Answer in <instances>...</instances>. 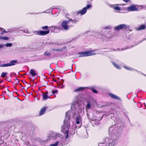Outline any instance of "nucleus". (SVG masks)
Wrapping results in <instances>:
<instances>
[{
  "label": "nucleus",
  "mask_w": 146,
  "mask_h": 146,
  "mask_svg": "<svg viewBox=\"0 0 146 146\" xmlns=\"http://www.w3.org/2000/svg\"><path fill=\"white\" fill-rule=\"evenodd\" d=\"M70 112L67 111L66 113V118L64 121V124L61 127V131L64 134L65 139H67L68 137L69 129L70 126V115L68 113Z\"/></svg>",
  "instance_id": "obj_1"
},
{
  "label": "nucleus",
  "mask_w": 146,
  "mask_h": 146,
  "mask_svg": "<svg viewBox=\"0 0 146 146\" xmlns=\"http://www.w3.org/2000/svg\"><path fill=\"white\" fill-rule=\"evenodd\" d=\"M78 103L77 102H75L74 104H72L71 107V110L68 111L70 112L68 113L69 115H70L72 114L73 117L75 119L76 123L78 124L81 121V117L79 115L78 116L76 114V113L78 111Z\"/></svg>",
  "instance_id": "obj_2"
},
{
  "label": "nucleus",
  "mask_w": 146,
  "mask_h": 146,
  "mask_svg": "<svg viewBox=\"0 0 146 146\" xmlns=\"http://www.w3.org/2000/svg\"><path fill=\"white\" fill-rule=\"evenodd\" d=\"M106 142L100 143L98 144L99 146H114L117 143V140L116 139L112 138H106L105 139Z\"/></svg>",
  "instance_id": "obj_3"
},
{
  "label": "nucleus",
  "mask_w": 146,
  "mask_h": 146,
  "mask_svg": "<svg viewBox=\"0 0 146 146\" xmlns=\"http://www.w3.org/2000/svg\"><path fill=\"white\" fill-rule=\"evenodd\" d=\"M10 135L8 129L5 128L0 130V138L1 140L2 139H7Z\"/></svg>",
  "instance_id": "obj_4"
},
{
  "label": "nucleus",
  "mask_w": 146,
  "mask_h": 146,
  "mask_svg": "<svg viewBox=\"0 0 146 146\" xmlns=\"http://www.w3.org/2000/svg\"><path fill=\"white\" fill-rule=\"evenodd\" d=\"M95 35L98 38H101L103 40H106L110 37L107 35L103 34L102 32H97L96 33Z\"/></svg>",
  "instance_id": "obj_5"
},
{
  "label": "nucleus",
  "mask_w": 146,
  "mask_h": 146,
  "mask_svg": "<svg viewBox=\"0 0 146 146\" xmlns=\"http://www.w3.org/2000/svg\"><path fill=\"white\" fill-rule=\"evenodd\" d=\"M69 21H64L62 22L61 24V26L62 28L66 31L68 30L70 28L69 25Z\"/></svg>",
  "instance_id": "obj_6"
},
{
  "label": "nucleus",
  "mask_w": 146,
  "mask_h": 146,
  "mask_svg": "<svg viewBox=\"0 0 146 146\" xmlns=\"http://www.w3.org/2000/svg\"><path fill=\"white\" fill-rule=\"evenodd\" d=\"M78 54H80L79 57L86 56H91L95 54L94 52H92L89 51H86L84 52H79Z\"/></svg>",
  "instance_id": "obj_7"
},
{
  "label": "nucleus",
  "mask_w": 146,
  "mask_h": 146,
  "mask_svg": "<svg viewBox=\"0 0 146 146\" xmlns=\"http://www.w3.org/2000/svg\"><path fill=\"white\" fill-rule=\"evenodd\" d=\"M33 33L36 35L40 36H44L49 34L50 33V31L48 30L45 31H35Z\"/></svg>",
  "instance_id": "obj_8"
},
{
  "label": "nucleus",
  "mask_w": 146,
  "mask_h": 146,
  "mask_svg": "<svg viewBox=\"0 0 146 146\" xmlns=\"http://www.w3.org/2000/svg\"><path fill=\"white\" fill-rule=\"evenodd\" d=\"M127 26L125 24H122L119 25L114 28L115 30L119 31L120 29H126L128 28Z\"/></svg>",
  "instance_id": "obj_9"
},
{
  "label": "nucleus",
  "mask_w": 146,
  "mask_h": 146,
  "mask_svg": "<svg viewBox=\"0 0 146 146\" xmlns=\"http://www.w3.org/2000/svg\"><path fill=\"white\" fill-rule=\"evenodd\" d=\"M54 9H57L58 10V13L57 15L59 13V12H60V10L59 9L56 8V7L55 6H53V7H51L50 9L46 10L44 11L42 13H48L50 12H51V14H54L52 13V10Z\"/></svg>",
  "instance_id": "obj_10"
},
{
  "label": "nucleus",
  "mask_w": 146,
  "mask_h": 146,
  "mask_svg": "<svg viewBox=\"0 0 146 146\" xmlns=\"http://www.w3.org/2000/svg\"><path fill=\"white\" fill-rule=\"evenodd\" d=\"M127 11H136L138 10L135 5H133L127 8Z\"/></svg>",
  "instance_id": "obj_11"
},
{
  "label": "nucleus",
  "mask_w": 146,
  "mask_h": 146,
  "mask_svg": "<svg viewBox=\"0 0 146 146\" xmlns=\"http://www.w3.org/2000/svg\"><path fill=\"white\" fill-rule=\"evenodd\" d=\"M67 19H69L68 21H69V24H69V26L70 28L71 27L73 26L76 23L77 20L76 19H74L73 20H72L71 19H70L69 17H66Z\"/></svg>",
  "instance_id": "obj_12"
},
{
  "label": "nucleus",
  "mask_w": 146,
  "mask_h": 146,
  "mask_svg": "<svg viewBox=\"0 0 146 146\" xmlns=\"http://www.w3.org/2000/svg\"><path fill=\"white\" fill-rule=\"evenodd\" d=\"M109 95L113 99H115L119 100H121V98L113 94L109 93Z\"/></svg>",
  "instance_id": "obj_13"
},
{
  "label": "nucleus",
  "mask_w": 146,
  "mask_h": 146,
  "mask_svg": "<svg viewBox=\"0 0 146 146\" xmlns=\"http://www.w3.org/2000/svg\"><path fill=\"white\" fill-rule=\"evenodd\" d=\"M115 129L114 128V126H112L109 129V132L110 135H112L114 133V131Z\"/></svg>",
  "instance_id": "obj_14"
},
{
  "label": "nucleus",
  "mask_w": 146,
  "mask_h": 146,
  "mask_svg": "<svg viewBox=\"0 0 146 146\" xmlns=\"http://www.w3.org/2000/svg\"><path fill=\"white\" fill-rule=\"evenodd\" d=\"M46 109L47 108L46 107H44L42 108L40 111L39 116H40L43 115L45 112Z\"/></svg>",
  "instance_id": "obj_15"
},
{
  "label": "nucleus",
  "mask_w": 146,
  "mask_h": 146,
  "mask_svg": "<svg viewBox=\"0 0 146 146\" xmlns=\"http://www.w3.org/2000/svg\"><path fill=\"white\" fill-rule=\"evenodd\" d=\"M61 136V135L60 134L55 132H53L52 137L54 139H56L58 137H60Z\"/></svg>",
  "instance_id": "obj_16"
},
{
  "label": "nucleus",
  "mask_w": 146,
  "mask_h": 146,
  "mask_svg": "<svg viewBox=\"0 0 146 146\" xmlns=\"http://www.w3.org/2000/svg\"><path fill=\"white\" fill-rule=\"evenodd\" d=\"M87 11L86 8L84 7L82 10L79 11L78 13H80L81 15H83L86 13Z\"/></svg>",
  "instance_id": "obj_17"
},
{
  "label": "nucleus",
  "mask_w": 146,
  "mask_h": 146,
  "mask_svg": "<svg viewBox=\"0 0 146 146\" xmlns=\"http://www.w3.org/2000/svg\"><path fill=\"white\" fill-rule=\"evenodd\" d=\"M66 47L65 46H64L61 49H54V48H53L51 50H50V51H56L57 52H62L63 50L64 49H66Z\"/></svg>",
  "instance_id": "obj_18"
},
{
  "label": "nucleus",
  "mask_w": 146,
  "mask_h": 146,
  "mask_svg": "<svg viewBox=\"0 0 146 146\" xmlns=\"http://www.w3.org/2000/svg\"><path fill=\"white\" fill-rule=\"evenodd\" d=\"M17 62V61L16 60H13L10 61V63L9 64V66H11L14 65Z\"/></svg>",
  "instance_id": "obj_19"
},
{
  "label": "nucleus",
  "mask_w": 146,
  "mask_h": 146,
  "mask_svg": "<svg viewBox=\"0 0 146 146\" xmlns=\"http://www.w3.org/2000/svg\"><path fill=\"white\" fill-rule=\"evenodd\" d=\"M48 92L46 93H43L42 94L43 97V99L44 100L47 99L48 98V95H47Z\"/></svg>",
  "instance_id": "obj_20"
},
{
  "label": "nucleus",
  "mask_w": 146,
  "mask_h": 146,
  "mask_svg": "<svg viewBox=\"0 0 146 146\" xmlns=\"http://www.w3.org/2000/svg\"><path fill=\"white\" fill-rule=\"evenodd\" d=\"M111 62L114 66L117 68L119 69L121 68V67L118 64L113 62Z\"/></svg>",
  "instance_id": "obj_21"
},
{
  "label": "nucleus",
  "mask_w": 146,
  "mask_h": 146,
  "mask_svg": "<svg viewBox=\"0 0 146 146\" xmlns=\"http://www.w3.org/2000/svg\"><path fill=\"white\" fill-rule=\"evenodd\" d=\"M51 52H49L48 50L46 51L44 53V55L45 56H49L51 55Z\"/></svg>",
  "instance_id": "obj_22"
},
{
  "label": "nucleus",
  "mask_w": 146,
  "mask_h": 146,
  "mask_svg": "<svg viewBox=\"0 0 146 146\" xmlns=\"http://www.w3.org/2000/svg\"><path fill=\"white\" fill-rule=\"evenodd\" d=\"M30 73L33 76H34L36 75V74L35 70L33 69L30 70Z\"/></svg>",
  "instance_id": "obj_23"
},
{
  "label": "nucleus",
  "mask_w": 146,
  "mask_h": 146,
  "mask_svg": "<svg viewBox=\"0 0 146 146\" xmlns=\"http://www.w3.org/2000/svg\"><path fill=\"white\" fill-rule=\"evenodd\" d=\"M145 26L144 25H142L140 26L137 29V30L138 31L141 30H143L145 29Z\"/></svg>",
  "instance_id": "obj_24"
},
{
  "label": "nucleus",
  "mask_w": 146,
  "mask_h": 146,
  "mask_svg": "<svg viewBox=\"0 0 146 146\" xmlns=\"http://www.w3.org/2000/svg\"><path fill=\"white\" fill-rule=\"evenodd\" d=\"M85 88L83 87H80L74 90L75 92H77V91H81L84 90Z\"/></svg>",
  "instance_id": "obj_25"
},
{
  "label": "nucleus",
  "mask_w": 146,
  "mask_h": 146,
  "mask_svg": "<svg viewBox=\"0 0 146 146\" xmlns=\"http://www.w3.org/2000/svg\"><path fill=\"white\" fill-rule=\"evenodd\" d=\"M0 39H3L7 40L9 39V38L6 36H0Z\"/></svg>",
  "instance_id": "obj_26"
},
{
  "label": "nucleus",
  "mask_w": 146,
  "mask_h": 146,
  "mask_svg": "<svg viewBox=\"0 0 146 146\" xmlns=\"http://www.w3.org/2000/svg\"><path fill=\"white\" fill-rule=\"evenodd\" d=\"M54 44L51 42H47L45 44V46H48L49 45L52 46Z\"/></svg>",
  "instance_id": "obj_27"
},
{
  "label": "nucleus",
  "mask_w": 146,
  "mask_h": 146,
  "mask_svg": "<svg viewBox=\"0 0 146 146\" xmlns=\"http://www.w3.org/2000/svg\"><path fill=\"white\" fill-rule=\"evenodd\" d=\"M91 7L92 5L91 4H88L84 8H86V10H87V9H89L90 8H91Z\"/></svg>",
  "instance_id": "obj_28"
},
{
  "label": "nucleus",
  "mask_w": 146,
  "mask_h": 146,
  "mask_svg": "<svg viewBox=\"0 0 146 146\" xmlns=\"http://www.w3.org/2000/svg\"><path fill=\"white\" fill-rule=\"evenodd\" d=\"M9 66V64H5L0 65V67H8Z\"/></svg>",
  "instance_id": "obj_29"
},
{
  "label": "nucleus",
  "mask_w": 146,
  "mask_h": 146,
  "mask_svg": "<svg viewBox=\"0 0 146 146\" xmlns=\"http://www.w3.org/2000/svg\"><path fill=\"white\" fill-rule=\"evenodd\" d=\"M59 142L57 141L54 144H52L50 145V146H57Z\"/></svg>",
  "instance_id": "obj_30"
},
{
  "label": "nucleus",
  "mask_w": 146,
  "mask_h": 146,
  "mask_svg": "<svg viewBox=\"0 0 146 146\" xmlns=\"http://www.w3.org/2000/svg\"><path fill=\"white\" fill-rule=\"evenodd\" d=\"M113 9L119 11L121 10L120 8L118 6H115L113 7Z\"/></svg>",
  "instance_id": "obj_31"
},
{
  "label": "nucleus",
  "mask_w": 146,
  "mask_h": 146,
  "mask_svg": "<svg viewBox=\"0 0 146 146\" xmlns=\"http://www.w3.org/2000/svg\"><path fill=\"white\" fill-rule=\"evenodd\" d=\"M7 74V72H3L1 74V76L3 78H4L5 77Z\"/></svg>",
  "instance_id": "obj_32"
},
{
  "label": "nucleus",
  "mask_w": 146,
  "mask_h": 146,
  "mask_svg": "<svg viewBox=\"0 0 146 146\" xmlns=\"http://www.w3.org/2000/svg\"><path fill=\"white\" fill-rule=\"evenodd\" d=\"M135 46V45H133V46H132L131 47H126V48H122L121 49V50H125L126 49H129V48H131V47H133ZM118 50H120V49H118Z\"/></svg>",
  "instance_id": "obj_33"
},
{
  "label": "nucleus",
  "mask_w": 146,
  "mask_h": 146,
  "mask_svg": "<svg viewBox=\"0 0 146 146\" xmlns=\"http://www.w3.org/2000/svg\"><path fill=\"white\" fill-rule=\"evenodd\" d=\"M12 44L11 43H7L5 44L6 47H11L12 46Z\"/></svg>",
  "instance_id": "obj_34"
},
{
  "label": "nucleus",
  "mask_w": 146,
  "mask_h": 146,
  "mask_svg": "<svg viewBox=\"0 0 146 146\" xmlns=\"http://www.w3.org/2000/svg\"><path fill=\"white\" fill-rule=\"evenodd\" d=\"M129 70H131V71H136L137 72H139V71H138V70H135L133 68L129 67Z\"/></svg>",
  "instance_id": "obj_35"
},
{
  "label": "nucleus",
  "mask_w": 146,
  "mask_h": 146,
  "mask_svg": "<svg viewBox=\"0 0 146 146\" xmlns=\"http://www.w3.org/2000/svg\"><path fill=\"white\" fill-rule=\"evenodd\" d=\"M0 30H1L2 31V32L0 33L1 34L3 33V32H6L5 29H4L0 28Z\"/></svg>",
  "instance_id": "obj_36"
},
{
  "label": "nucleus",
  "mask_w": 146,
  "mask_h": 146,
  "mask_svg": "<svg viewBox=\"0 0 146 146\" xmlns=\"http://www.w3.org/2000/svg\"><path fill=\"white\" fill-rule=\"evenodd\" d=\"M48 28L47 26H43L41 27V28L43 30H47Z\"/></svg>",
  "instance_id": "obj_37"
},
{
  "label": "nucleus",
  "mask_w": 146,
  "mask_h": 146,
  "mask_svg": "<svg viewBox=\"0 0 146 146\" xmlns=\"http://www.w3.org/2000/svg\"><path fill=\"white\" fill-rule=\"evenodd\" d=\"M91 90L92 91V92H93L94 93H98L96 89H95L94 88H91Z\"/></svg>",
  "instance_id": "obj_38"
},
{
  "label": "nucleus",
  "mask_w": 146,
  "mask_h": 146,
  "mask_svg": "<svg viewBox=\"0 0 146 146\" xmlns=\"http://www.w3.org/2000/svg\"><path fill=\"white\" fill-rule=\"evenodd\" d=\"M111 28L110 27H107L104 28L102 30V31H104V30L106 29H110Z\"/></svg>",
  "instance_id": "obj_39"
},
{
  "label": "nucleus",
  "mask_w": 146,
  "mask_h": 146,
  "mask_svg": "<svg viewBox=\"0 0 146 146\" xmlns=\"http://www.w3.org/2000/svg\"><path fill=\"white\" fill-rule=\"evenodd\" d=\"M90 107L91 105L90 104L89 102H88L87 104V108L88 109H90Z\"/></svg>",
  "instance_id": "obj_40"
},
{
  "label": "nucleus",
  "mask_w": 146,
  "mask_h": 146,
  "mask_svg": "<svg viewBox=\"0 0 146 146\" xmlns=\"http://www.w3.org/2000/svg\"><path fill=\"white\" fill-rule=\"evenodd\" d=\"M23 32L25 33H30V32L28 31V30L27 29L23 30Z\"/></svg>",
  "instance_id": "obj_41"
},
{
  "label": "nucleus",
  "mask_w": 146,
  "mask_h": 146,
  "mask_svg": "<svg viewBox=\"0 0 146 146\" xmlns=\"http://www.w3.org/2000/svg\"><path fill=\"white\" fill-rule=\"evenodd\" d=\"M20 27L19 28H15L13 29V30L14 31H17L19 29H20Z\"/></svg>",
  "instance_id": "obj_42"
},
{
  "label": "nucleus",
  "mask_w": 146,
  "mask_h": 146,
  "mask_svg": "<svg viewBox=\"0 0 146 146\" xmlns=\"http://www.w3.org/2000/svg\"><path fill=\"white\" fill-rule=\"evenodd\" d=\"M58 92V91L56 90H53L52 91V92L53 94H54L55 93H57Z\"/></svg>",
  "instance_id": "obj_43"
},
{
  "label": "nucleus",
  "mask_w": 146,
  "mask_h": 146,
  "mask_svg": "<svg viewBox=\"0 0 146 146\" xmlns=\"http://www.w3.org/2000/svg\"><path fill=\"white\" fill-rule=\"evenodd\" d=\"M124 68H125V69H126L127 70H129V67H127L126 66H124L123 67Z\"/></svg>",
  "instance_id": "obj_44"
},
{
  "label": "nucleus",
  "mask_w": 146,
  "mask_h": 146,
  "mask_svg": "<svg viewBox=\"0 0 146 146\" xmlns=\"http://www.w3.org/2000/svg\"><path fill=\"white\" fill-rule=\"evenodd\" d=\"M78 39V37H75L74 38H73L72 39L73 40H76Z\"/></svg>",
  "instance_id": "obj_45"
},
{
  "label": "nucleus",
  "mask_w": 146,
  "mask_h": 146,
  "mask_svg": "<svg viewBox=\"0 0 146 146\" xmlns=\"http://www.w3.org/2000/svg\"><path fill=\"white\" fill-rule=\"evenodd\" d=\"M4 45L3 44H0V48H3V47Z\"/></svg>",
  "instance_id": "obj_46"
},
{
  "label": "nucleus",
  "mask_w": 146,
  "mask_h": 146,
  "mask_svg": "<svg viewBox=\"0 0 146 146\" xmlns=\"http://www.w3.org/2000/svg\"><path fill=\"white\" fill-rule=\"evenodd\" d=\"M138 72L140 74H142V75H143L145 76H146V75H145V74H144L143 73L141 72Z\"/></svg>",
  "instance_id": "obj_47"
},
{
  "label": "nucleus",
  "mask_w": 146,
  "mask_h": 146,
  "mask_svg": "<svg viewBox=\"0 0 146 146\" xmlns=\"http://www.w3.org/2000/svg\"><path fill=\"white\" fill-rule=\"evenodd\" d=\"M124 2L127 3L129 1V0H123Z\"/></svg>",
  "instance_id": "obj_48"
},
{
  "label": "nucleus",
  "mask_w": 146,
  "mask_h": 146,
  "mask_svg": "<svg viewBox=\"0 0 146 146\" xmlns=\"http://www.w3.org/2000/svg\"><path fill=\"white\" fill-rule=\"evenodd\" d=\"M53 81L56 82H57V81L54 79H53Z\"/></svg>",
  "instance_id": "obj_49"
},
{
  "label": "nucleus",
  "mask_w": 146,
  "mask_h": 146,
  "mask_svg": "<svg viewBox=\"0 0 146 146\" xmlns=\"http://www.w3.org/2000/svg\"><path fill=\"white\" fill-rule=\"evenodd\" d=\"M63 87H64V86H62L61 88H63Z\"/></svg>",
  "instance_id": "obj_50"
},
{
  "label": "nucleus",
  "mask_w": 146,
  "mask_h": 146,
  "mask_svg": "<svg viewBox=\"0 0 146 146\" xmlns=\"http://www.w3.org/2000/svg\"><path fill=\"white\" fill-rule=\"evenodd\" d=\"M17 80L18 81V82H19L18 80L17 79Z\"/></svg>",
  "instance_id": "obj_51"
}]
</instances>
